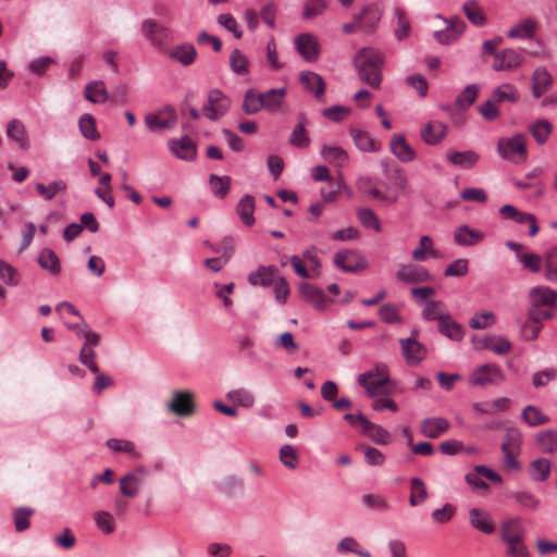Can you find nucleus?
<instances>
[{"mask_svg":"<svg viewBox=\"0 0 557 557\" xmlns=\"http://www.w3.org/2000/svg\"><path fill=\"white\" fill-rule=\"evenodd\" d=\"M383 63V54L373 48L361 49L355 58L360 79L373 88H377L381 84Z\"/></svg>","mask_w":557,"mask_h":557,"instance_id":"nucleus-1","label":"nucleus"},{"mask_svg":"<svg viewBox=\"0 0 557 557\" xmlns=\"http://www.w3.org/2000/svg\"><path fill=\"white\" fill-rule=\"evenodd\" d=\"M497 150L503 159L515 163L523 162L527 158L525 138L522 134H516L510 138H500Z\"/></svg>","mask_w":557,"mask_h":557,"instance_id":"nucleus-2","label":"nucleus"},{"mask_svg":"<svg viewBox=\"0 0 557 557\" xmlns=\"http://www.w3.org/2000/svg\"><path fill=\"white\" fill-rule=\"evenodd\" d=\"M230 108V98L220 89L214 88L209 90L202 112L208 120L218 121L227 113Z\"/></svg>","mask_w":557,"mask_h":557,"instance_id":"nucleus-3","label":"nucleus"},{"mask_svg":"<svg viewBox=\"0 0 557 557\" xmlns=\"http://www.w3.org/2000/svg\"><path fill=\"white\" fill-rule=\"evenodd\" d=\"M358 383L366 388L369 396L377 395L379 389L389 383L387 366L377 364L373 370L359 374Z\"/></svg>","mask_w":557,"mask_h":557,"instance_id":"nucleus-4","label":"nucleus"},{"mask_svg":"<svg viewBox=\"0 0 557 557\" xmlns=\"http://www.w3.org/2000/svg\"><path fill=\"white\" fill-rule=\"evenodd\" d=\"M504 380V372L494 363L480 366L469 375V383L473 386L499 385Z\"/></svg>","mask_w":557,"mask_h":557,"instance_id":"nucleus-5","label":"nucleus"},{"mask_svg":"<svg viewBox=\"0 0 557 557\" xmlns=\"http://www.w3.org/2000/svg\"><path fill=\"white\" fill-rule=\"evenodd\" d=\"M334 263L345 272L356 273L368 267L367 259L358 250L344 249L335 253Z\"/></svg>","mask_w":557,"mask_h":557,"instance_id":"nucleus-6","label":"nucleus"},{"mask_svg":"<svg viewBox=\"0 0 557 557\" xmlns=\"http://www.w3.org/2000/svg\"><path fill=\"white\" fill-rule=\"evenodd\" d=\"M524 62V55L522 51L507 48L497 53H494V62L492 69L494 71H507L511 72L522 66Z\"/></svg>","mask_w":557,"mask_h":557,"instance_id":"nucleus-7","label":"nucleus"},{"mask_svg":"<svg viewBox=\"0 0 557 557\" xmlns=\"http://www.w3.org/2000/svg\"><path fill=\"white\" fill-rule=\"evenodd\" d=\"M295 49L306 62H315L321 52L319 39L309 33H302L294 39Z\"/></svg>","mask_w":557,"mask_h":557,"instance_id":"nucleus-8","label":"nucleus"},{"mask_svg":"<svg viewBox=\"0 0 557 557\" xmlns=\"http://www.w3.org/2000/svg\"><path fill=\"white\" fill-rule=\"evenodd\" d=\"M524 534L525 528L521 518L513 517L502 522L500 539L506 546L524 543Z\"/></svg>","mask_w":557,"mask_h":557,"instance_id":"nucleus-9","label":"nucleus"},{"mask_svg":"<svg viewBox=\"0 0 557 557\" xmlns=\"http://www.w3.org/2000/svg\"><path fill=\"white\" fill-rule=\"evenodd\" d=\"M446 24L445 29L434 32V38L441 45H450L455 42L465 30V23L459 17L445 18L436 14Z\"/></svg>","mask_w":557,"mask_h":557,"instance_id":"nucleus-10","label":"nucleus"},{"mask_svg":"<svg viewBox=\"0 0 557 557\" xmlns=\"http://www.w3.org/2000/svg\"><path fill=\"white\" fill-rule=\"evenodd\" d=\"M143 36L153 46H165L171 39L170 29L154 20H145L141 24Z\"/></svg>","mask_w":557,"mask_h":557,"instance_id":"nucleus-11","label":"nucleus"},{"mask_svg":"<svg viewBox=\"0 0 557 557\" xmlns=\"http://www.w3.org/2000/svg\"><path fill=\"white\" fill-rule=\"evenodd\" d=\"M396 278L403 283H423L431 280L430 272L422 265L414 263L400 264L396 272Z\"/></svg>","mask_w":557,"mask_h":557,"instance_id":"nucleus-12","label":"nucleus"},{"mask_svg":"<svg viewBox=\"0 0 557 557\" xmlns=\"http://www.w3.org/2000/svg\"><path fill=\"white\" fill-rule=\"evenodd\" d=\"M193 397L189 391H174L168 403V409L176 416H189L195 409Z\"/></svg>","mask_w":557,"mask_h":557,"instance_id":"nucleus-13","label":"nucleus"},{"mask_svg":"<svg viewBox=\"0 0 557 557\" xmlns=\"http://www.w3.org/2000/svg\"><path fill=\"white\" fill-rule=\"evenodd\" d=\"M400 346L406 362L411 366H418L426 357L425 346L413 337L401 338Z\"/></svg>","mask_w":557,"mask_h":557,"instance_id":"nucleus-14","label":"nucleus"},{"mask_svg":"<svg viewBox=\"0 0 557 557\" xmlns=\"http://www.w3.org/2000/svg\"><path fill=\"white\" fill-rule=\"evenodd\" d=\"M5 135L18 149L29 147V137L25 124L18 119H12L7 123Z\"/></svg>","mask_w":557,"mask_h":557,"instance_id":"nucleus-15","label":"nucleus"},{"mask_svg":"<svg viewBox=\"0 0 557 557\" xmlns=\"http://www.w3.org/2000/svg\"><path fill=\"white\" fill-rule=\"evenodd\" d=\"M391 152L403 163L412 162L417 153L414 149L407 143L404 134L397 133L391 137Z\"/></svg>","mask_w":557,"mask_h":557,"instance_id":"nucleus-16","label":"nucleus"},{"mask_svg":"<svg viewBox=\"0 0 557 557\" xmlns=\"http://www.w3.org/2000/svg\"><path fill=\"white\" fill-rule=\"evenodd\" d=\"M299 293L317 310H325L331 300L327 299L323 289L309 283L299 284Z\"/></svg>","mask_w":557,"mask_h":557,"instance_id":"nucleus-17","label":"nucleus"},{"mask_svg":"<svg viewBox=\"0 0 557 557\" xmlns=\"http://www.w3.org/2000/svg\"><path fill=\"white\" fill-rule=\"evenodd\" d=\"M447 135V126L441 121H431L420 129L422 140L430 146L440 144Z\"/></svg>","mask_w":557,"mask_h":557,"instance_id":"nucleus-18","label":"nucleus"},{"mask_svg":"<svg viewBox=\"0 0 557 557\" xmlns=\"http://www.w3.org/2000/svg\"><path fill=\"white\" fill-rule=\"evenodd\" d=\"M469 522L472 528L484 534H492L496 529L491 513L480 508L469 510Z\"/></svg>","mask_w":557,"mask_h":557,"instance_id":"nucleus-19","label":"nucleus"},{"mask_svg":"<svg viewBox=\"0 0 557 557\" xmlns=\"http://www.w3.org/2000/svg\"><path fill=\"white\" fill-rule=\"evenodd\" d=\"M529 298L533 307H554L557 292L548 286H535L530 289Z\"/></svg>","mask_w":557,"mask_h":557,"instance_id":"nucleus-20","label":"nucleus"},{"mask_svg":"<svg viewBox=\"0 0 557 557\" xmlns=\"http://www.w3.org/2000/svg\"><path fill=\"white\" fill-rule=\"evenodd\" d=\"M483 237V232L478 228H471L467 224L459 225L454 232L455 243L462 247L476 245Z\"/></svg>","mask_w":557,"mask_h":557,"instance_id":"nucleus-21","label":"nucleus"},{"mask_svg":"<svg viewBox=\"0 0 557 557\" xmlns=\"http://www.w3.org/2000/svg\"><path fill=\"white\" fill-rule=\"evenodd\" d=\"M450 426L447 419L443 417L425 418L420 425V432L429 438H437Z\"/></svg>","mask_w":557,"mask_h":557,"instance_id":"nucleus-22","label":"nucleus"},{"mask_svg":"<svg viewBox=\"0 0 557 557\" xmlns=\"http://www.w3.org/2000/svg\"><path fill=\"white\" fill-rule=\"evenodd\" d=\"M349 134L360 151L377 152L381 149V144L369 132L351 128Z\"/></svg>","mask_w":557,"mask_h":557,"instance_id":"nucleus-23","label":"nucleus"},{"mask_svg":"<svg viewBox=\"0 0 557 557\" xmlns=\"http://www.w3.org/2000/svg\"><path fill=\"white\" fill-rule=\"evenodd\" d=\"M170 59L178 62L183 66L193 64L197 58L196 48L189 44L184 42L171 48L168 52Z\"/></svg>","mask_w":557,"mask_h":557,"instance_id":"nucleus-24","label":"nucleus"},{"mask_svg":"<svg viewBox=\"0 0 557 557\" xmlns=\"http://www.w3.org/2000/svg\"><path fill=\"white\" fill-rule=\"evenodd\" d=\"M440 257V252L434 247V240L429 235L421 236L419 239L418 247L411 252L412 260L418 262H423L430 258Z\"/></svg>","mask_w":557,"mask_h":557,"instance_id":"nucleus-25","label":"nucleus"},{"mask_svg":"<svg viewBox=\"0 0 557 557\" xmlns=\"http://www.w3.org/2000/svg\"><path fill=\"white\" fill-rule=\"evenodd\" d=\"M170 150L182 160H193L196 157V146L193 140L184 136L181 139H171L169 141Z\"/></svg>","mask_w":557,"mask_h":557,"instance_id":"nucleus-26","label":"nucleus"},{"mask_svg":"<svg viewBox=\"0 0 557 557\" xmlns=\"http://www.w3.org/2000/svg\"><path fill=\"white\" fill-rule=\"evenodd\" d=\"M299 81L304 88L314 95L315 98H321L325 91V83L321 75L311 72L304 71L299 75Z\"/></svg>","mask_w":557,"mask_h":557,"instance_id":"nucleus-27","label":"nucleus"},{"mask_svg":"<svg viewBox=\"0 0 557 557\" xmlns=\"http://www.w3.org/2000/svg\"><path fill=\"white\" fill-rule=\"evenodd\" d=\"M446 158L449 163L466 170L474 168L480 160V156L473 150H448Z\"/></svg>","mask_w":557,"mask_h":557,"instance_id":"nucleus-28","label":"nucleus"},{"mask_svg":"<svg viewBox=\"0 0 557 557\" xmlns=\"http://www.w3.org/2000/svg\"><path fill=\"white\" fill-rule=\"evenodd\" d=\"M321 157L327 163L341 169L349 161L347 151L341 146L323 145L321 148Z\"/></svg>","mask_w":557,"mask_h":557,"instance_id":"nucleus-29","label":"nucleus"},{"mask_svg":"<svg viewBox=\"0 0 557 557\" xmlns=\"http://www.w3.org/2000/svg\"><path fill=\"white\" fill-rule=\"evenodd\" d=\"M553 84L552 75L545 67H537L532 75V95L542 97Z\"/></svg>","mask_w":557,"mask_h":557,"instance_id":"nucleus-30","label":"nucleus"},{"mask_svg":"<svg viewBox=\"0 0 557 557\" xmlns=\"http://www.w3.org/2000/svg\"><path fill=\"white\" fill-rule=\"evenodd\" d=\"M37 263L51 275H59L61 272L60 259L50 248H44L39 251L37 256Z\"/></svg>","mask_w":557,"mask_h":557,"instance_id":"nucleus-31","label":"nucleus"},{"mask_svg":"<svg viewBox=\"0 0 557 557\" xmlns=\"http://www.w3.org/2000/svg\"><path fill=\"white\" fill-rule=\"evenodd\" d=\"M438 331L441 334L455 342H460L465 336L463 327L449 314L441 318L438 321Z\"/></svg>","mask_w":557,"mask_h":557,"instance_id":"nucleus-32","label":"nucleus"},{"mask_svg":"<svg viewBox=\"0 0 557 557\" xmlns=\"http://www.w3.org/2000/svg\"><path fill=\"white\" fill-rule=\"evenodd\" d=\"M286 92L285 88H271L261 92L263 109L270 113L277 112L284 102Z\"/></svg>","mask_w":557,"mask_h":557,"instance_id":"nucleus-33","label":"nucleus"},{"mask_svg":"<svg viewBox=\"0 0 557 557\" xmlns=\"http://www.w3.org/2000/svg\"><path fill=\"white\" fill-rule=\"evenodd\" d=\"M278 277L277 271L273 267H260L256 272L248 275V282L253 286H272Z\"/></svg>","mask_w":557,"mask_h":557,"instance_id":"nucleus-34","label":"nucleus"},{"mask_svg":"<svg viewBox=\"0 0 557 557\" xmlns=\"http://www.w3.org/2000/svg\"><path fill=\"white\" fill-rule=\"evenodd\" d=\"M84 97L91 103H104L109 99L106 84L102 81H92L84 88Z\"/></svg>","mask_w":557,"mask_h":557,"instance_id":"nucleus-35","label":"nucleus"},{"mask_svg":"<svg viewBox=\"0 0 557 557\" xmlns=\"http://www.w3.org/2000/svg\"><path fill=\"white\" fill-rule=\"evenodd\" d=\"M143 486V478L137 473L127 472L120 478V492L125 497H136Z\"/></svg>","mask_w":557,"mask_h":557,"instance_id":"nucleus-36","label":"nucleus"},{"mask_svg":"<svg viewBox=\"0 0 557 557\" xmlns=\"http://www.w3.org/2000/svg\"><path fill=\"white\" fill-rule=\"evenodd\" d=\"M362 433L377 445H387L392 441L391 433L386 429L370 420H364Z\"/></svg>","mask_w":557,"mask_h":557,"instance_id":"nucleus-37","label":"nucleus"},{"mask_svg":"<svg viewBox=\"0 0 557 557\" xmlns=\"http://www.w3.org/2000/svg\"><path fill=\"white\" fill-rule=\"evenodd\" d=\"M535 442L542 453H557V429H547L536 433Z\"/></svg>","mask_w":557,"mask_h":557,"instance_id":"nucleus-38","label":"nucleus"},{"mask_svg":"<svg viewBox=\"0 0 557 557\" xmlns=\"http://www.w3.org/2000/svg\"><path fill=\"white\" fill-rule=\"evenodd\" d=\"M537 27L534 18L528 17L513 25L507 33L509 38L528 39L533 36Z\"/></svg>","mask_w":557,"mask_h":557,"instance_id":"nucleus-39","label":"nucleus"},{"mask_svg":"<svg viewBox=\"0 0 557 557\" xmlns=\"http://www.w3.org/2000/svg\"><path fill=\"white\" fill-rule=\"evenodd\" d=\"M236 212L246 226H251L255 223V198L250 195H245L236 206Z\"/></svg>","mask_w":557,"mask_h":557,"instance_id":"nucleus-40","label":"nucleus"},{"mask_svg":"<svg viewBox=\"0 0 557 557\" xmlns=\"http://www.w3.org/2000/svg\"><path fill=\"white\" fill-rule=\"evenodd\" d=\"M145 123L147 127L153 133L160 132L164 128L171 129L176 123V115L172 109L170 110V116L168 119H161L156 113H149L145 116Z\"/></svg>","mask_w":557,"mask_h":557,"instance_id":"nucleus-41","label":"nucleus"},{"mask_svg":"<svg viewBox=\"0 0 557 557\" xmlns=\"http://www.w3.org/2000/svg\"><path fill=\"white\" fill-rule=\"evenodd\" d=\"M225 397L235 406H240L244 408H251L256 403L253 393L244 387L228 391Z\"/></svg>","mask_w":557,"mask_h":557,"instance_id":"nucleus-42","label":"nucleus"},{"mask_svg":"<svg viewBox=\"0 0 557 557\" xmlns=\"http://www.w3.org/2000/svg\"><path fill=\"white\" fill-rule=\"evenodd\" d=\"M429 493L424 482L420 478H412L410 480V495L409 504L411 507H417L426 502Z\"/></svg>","mask_w":557,"mask_h":557,"instance_id":"nucleus-43","label":"nucleus"},{"mask_svg":"<svg viewBox=\"0 0 557 557\" xmlns=\"http://www.w3.org/2000/svg\"><path fill=\"white\" fill-rule=\"evenodd\" d=\"M544 277L550 283H557V247H552L543 255Z\"/></svg>","mask_w":557,"mask_h":557,"instance_id":"nucleus-44","label":"nucleus"},{"mask_svg":"<svg viewBox=\"0 0 557 557\" xmlns=\"http://www.w3.org/2000/svg\"><path fill=\"white\" fill-rule=\"evenodd\" d=\"M521 418L529 426H539L550 421L547 414L543 413L539 407L533 405L523 408Z\"/></svg>","mask_w":557,"mask_h":557,"instance_id":"nucleus-45","label":"nucleus"},{"mask_svg":"<svg viewBox=\"0 0 557 557\" xmlns=\"http://www.w3.org/2000/svg\"><path fill=\"white\" fill-rule=\"evenodd\" d=\"M492 99L495 102L515 103L519 100V91L512 84L505 83L493 90Z\"/></svg>","mask_w":557,"mask_h":557,"instance_id":"nucleus-46","label":"nucleus"},{"mask_svg":"<svg viewBox=\"0 0 557 557\" xmlns=\"http://www.w3.org/2000/svg\"><path fill=\"white\" fill-rule=\"evenodd\" d=\"M78 128L82 136L86 139L98 140L100 138V133L96 126V119L89 113H84L79 116Z\"/></svg>","mask_w":557,"mask_h":557,"instance_id":"nucleus-47","label":"nucleus"},{"mask_svg":"<svg viewBox=\"0 0 557 557\" xmlns=\"http://www.w3.org/2000/svg\"><path fill=\"white\" fill-rule=\"evenodd\" d=\"M96 527L103 534H111L115 531L116 522L113 513L107 510H97L92 513Z\"/></svg>","mask_w":557,"mask_h":557,"instance_id":"nucleus-48","label":"nucleus"},{"mask_svg":"<svg viewBox=\"0 0 557 557\" xmlns=\"http://www.w3.org/2000/svg\"><path fill=\"white\" fill-rule=\"evenodd\" d=\"M495 323L496 315L490 310L478 311L469 320V326L473 330H486Z\"/></svg>","mask_w":557,"mask_h":557,"instance_id":"nucleus-49","label":"nucleus"},{"mask_svg":"<svg viewBox=\"0 0 557 557\" xmlns=\"http://www.w3.org/2000/svg\"><path fill=\"white\" fill-rule=\"evenodd\" d=\"M263 109L261 92L253 88L246 90L243 100V110L246 114H256Z\"/></svg>","mask_w":557,"mask_h":557,"instance_id":"nucleus-50","label":"nucleus"},{"mask_svg":"<svg viewBox=\"0 0 557 557\" xmlns=\"http://www.w3.org/2000/svg\"><path fill=\"white\" fill-rule=\"evenodd\" d=\"M231 177L227 175L219 176L211 174L209 177L211 191L216 198L220 199H223L227 196L231 188Z\"/></svg>","mask_w":557,"mask_h":557,"instance_id":"nucleus-51","label":"nucleus"},{"mask_svg":"<svg viewBox=\"0 0 557 557\" xmlns=\"http://www.w3.org/2000/svg\"><path fill=\"white\" fill-rule=\"evenodd\" d=\"M359 222L366 228H371L376 233L381 232L382 226L377 214L370 208H359L356 211Z\"/></svg>","mask_w":557,"mask_h":557,"instance_id":"nucleus-52","label":"nucleus"},{"mask_svg":"<svg viewBox=\"0 0 557 557\" xmlns=\"http://www.w3.org/2000/svg\"><path fill=\"white\" fill-rule=\"evenodd\" d=\"M249 60L239 50L234 49L230 54V67L236 75H247L249 73Z\"/></svg>","mask_w":557,"mask_h":557,"instance_id":"nucleus-53","label":"nucleus"},{"mask_svg":"<svg viewBox=\"0 0 557 557\" xmlns=\"http://www.w3.org/2000/svg\"><path fill=\"white\" fill-rule=\"evenodd\" d=\"M550 461L546 458H539L531 462L530 475L535 482L545 481L550 473Z\"/></svg>","mask_w":557,"mask_h":557,"instance_id":"nucleus-54","label":"nucleus"},{"mask_svg":"<svg viewBox=\"0 0 557 557\" xmlns=\"http://www.w3.org/2000/svg\"><path fill=\"white\" fill-rule=\"evenodd\" d=\"M106 444L108 448H110L113 451L126 453L127 455L135 459L141 457V454L138 451L135 444L128 440L109 438Z\"/></svg>","mask_w":557,"mask_h":557,"instance_id":"nucleus-55","label":"nucleus"},{"mask_svg":"<svg viewBox=\"0 0 557 557\" xmlns=\"http://www.w3.org/2000/svg\"><path fill=\"white\" fill-rule=\"evenodd\" d=\"M289 143L297 148H305L310 144V137L305 128V116L302 114L300 115V122L292 132Z\"/></svg>","mask_w":557,"mask_h":557,"instance_id":"nucleus-56","label":"nucleus"},{"mask_svg":"<svg viewBox=\"0 0 557 557\" xmlns=\"http://www.w3.org/2000/svg\"><path fill=\"white\" fill-rule=\"evenodd\" d=\"M517 260L523 269L529 270L532 273H539L541 264L543 263V256L533 252L518 253Z\"/></svg>","mask_w":557,"mask_h":557,"instance_id":"nucleus-57","label":"nucleus"},{"mask_svg":"<svg viewBox=\"0 0 557 557\" xmlns=\"http://www.w3.org/2000/svg\"><path fill=\"white\" fill-rule=\"evenodd\" d=\"M511 498L527 510H536L540 506L539 498L528 491L516 492L511 495Z\"/></svg>","mask_w":557,"mask_h":557,"instance_id":"nucleus-58","label":"nucleus"},{"mask_svg":"<svg viewBox=\"0 0 557 557\" xmlns=\"http://www.w3.org/2000/svg\"><path fill=\"white\" fill-rule=\"evenodd\" d=\"M557 379V370L555 368H546L536 371L532 375V385L534 388H542L547 386L550 382Z\"/></svg>","mask_w":557,"mask_h":557,"instance_id":"nucleus-59","label":"nucleus"},{"mask_svg":"<svg viewBox=\"0 0 557 557\" xmlns=\"http://www.w3.org/2000/svg\"><path fill=\"white\" fill-rule=\"evenodd\" d=\"M394 16L397 18V28L395 29V36L398 40H403L410 35L411 26L406 17L403 9L395 8Z\"/></svg>","mask_w":557,"mask_h":557,"instance_id":"nucleus-60","label":"nucleus"},{"mask_svg":"<svg viewBox=\"0 0 557 557\" xmlns=\"http://www.w3.org/2000/svg\"><path fill=\"white\" fill-rule=\"evenodd\" d=\"M530 131H531L534 139L540 145H542L547 141V139L552 133V125L546 120H540L530 126Z\"/></svg>","mask_w":557,"mask_h":557,"instance_id":"nucleus-61","label":"nucleus"},{"mask_svg":"<svg viewBox=\"0 0 557 557\" xmlns=\"http://www.w3.org/2000/svg\"><path fill=\"white\" fill-rule=\"evenodd\" d=\"M65 188L66 184L61 180L53 181L48 185L42 183H38L36 185L37 193L47 200L52 199L59 191H62Z\"/></svg>","mask_w":557,"mask_h":557,"instance_id":"nucleus-62","label":"nucleus"},{"mask_svg":"<svg viewBox=\"0 0 557 557\" xmlns=\"http://www.w3.org/2000/svg\"><path fill=\"white\" fill-rule=\"evenodd\" d=\"M479 88L475 84L468 85L456 98V106L459 109L469 108L476 99Z\"/></svg>","mask_w":557,"mask_h":557,"instance_id":"nucleus-63","label":"nucleus"},{"mask_svg":"<svg viewBox=\"0 0 557 557\" xmlns=\"http://www.w3.org/2000/svg\"><path fill=\"white\" fill-rule=\"evenodd\" d=\"M463 12L467 18L475 26H482L486 22L480 7L474 1L466 2L463 4Z\"/></svg>","mask_w":557,"mask_h":557,"instance_id":"nucleus-64","label":"nucleus"}]
</instances>
